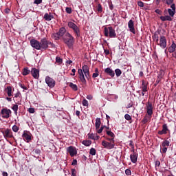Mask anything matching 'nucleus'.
<instances>
[{
  "label": "nucleus",
  "instance_id": "nucleus-1",
  "mask_svg": "<svg viewBox=\"0 0 176 176\" xmlns=\"http://www.w3.org/2000/svg\"><path fill=\"white\" fill-rule=\"evenodd\" d=\"M30 45L36 50H46L49 47V41L46 38H42L41 42L35 39L30 41Z\"/></svg>",
  "mask_w": 176,
  "mask_h": 176
},
{
  "label": "nucleus",
  "instance_id": "nucleus-2",
  "mask_svg": "<svg viewBox=\"0 0 176 176\" xmlns=\"http://www.w3.org/2000/svg\"><path fill=\"white\" fill-rule=\"evenodd\" d=\"M170 8H168V10H165L164 11L165 16H161L160 17L161 21H173V18L174 17V15L176 13L175 4L173 3L170 6Z\"/></svg>",
  "mask_w": 176,
  "mask_h": 176
},
{
  "label": "nucleus",
  "instance_id": "nucleus-3",
  "mask_svg": "<svg viewBox=\"0 0 176 176\" xmlns=\"http://www.w3.org/2000/svg\"><path fill=\"white\" fill-rule=\"evenodd\" d=\"M153 39L155 41L158 46L162 49H166V47H167V39L166 38V36H161L159 40V36L154 34Z\"/></svg>",
  "mask_w": 176,
  "mask_h": 176
},
{
  "label": "nucleus",
  "instance_id": "nucleus-4",
  "mask_svg": "<svg viewBox=\"0 0 176 176\" xmlns=\"http://www.w3.org/2000/svg\"><path fill=\"white\" fill-rule=\"evenodd\" d=\"M63 42L68 46V47L71 48L74 46V43L75 42V38L69 32H66L65 34L63 37Z\"/></svg>",
  "mask_w": 176,
  "mask_h": 176
},
{
  "label": "nucleus",
  "instance_id": "nucleus-5",
  "mask_svg": "<svg viewBox=\"0 0 176 176\" xmlns=\"http://www.w3.org/2000/svg\"><path fill=\"white\" fill-rule=\"evenodd\" d=\"M104 36H109V38H115L116 36V32H115V29L111 26L104 28Z\"/></svg>",
  "mask_w": 176,
  "mask_h": 176
},
{
  "label": "nucleus",
  "instance_id": "nucleus-6",
  "mask_svg": "<svg viewBox=\"0 0 176 176\" xmlns=\"http://www.w3.org/2000/svg\"><path fill=\"white\" fill-rule=\"evenodd\" d=\"M67 25L69 28H72V30H73L74 34H76L77 36H80V30L79 29V27H78L76 24H75L72 21H70V22H68Z\"/></svg>",
  "mask_w": 176,
  "mask_h": 176
},
{
  "label": "nucleus",
  "instance_id": "nucleus-7",
  "mask_svg": "<svg viewBox=\"0 0 176 176\" xmlns=\"http://www.w3.org/2000/svg\"><path fill=\"white\" fill-rule=\"evenodd\" d=\"M1 115L3 119H9L12 115V111L8 108H3L1 109Z\"/></svg>",
  "mask_w": 176,
  "mask_h": 176
},
{
  "label": "nucleus",
  "instance_id": "nucleus-8",
  "mask_svg": "<svg viewBox=\"0 0 176 176\" xmlns=\"http://www.w3.org/2000/svg\"><path fill=\"white\" fill-rule=\"evenodd\" d=\"M45 83L47 85L48 87H50V89H53V87L56 86V80L49 76L45 77Z\"/></svg>",
  "mask_w": 176,
  "mask_h": 176
},
{
  "label": "nucleus",
  "instance_id": "nucleus-9",
  "mask_svg": "<svg viewBox=\"0 0 176 176\" xmlns=\"http://www.w3.org/2000/svg\"><path fill=\"white\" fill-rule=\"evenodd\" d=\"M102 146L105 148V149H113L115 148V144L113 142H109L105 140L102 142Z\"/></svg>",
  "mask_w": 176,
  "mask_h": 176
},
{
  "label": "nucleus",
  "instance_id": "nucleus-10",
  "mask_svg": "<svg viewBox=\"0 0 176 176\" xmlns=\"http://www.w3.org/2000/svg\"><path fill=\"white\" fill-rule=\"evenodd\" d=\"M146 113L149 116H152L153 115V105L152 103L150 102H148L147 104H146Z\"/></svg>",
  "mask_w": 176,
  "mask_h": 176
},
{
  "label": "nucleus",
  "instance_id": "nucleus-11",
  "mask_svg": "<svg viewBox=\"0 0 176 176\" xmlns=\"http://www.w3.org/2000/svg\"><path fill=\"white\" fill-rule=\"evenodd\" d=\"M78 74L79 75L80 82H82L83 85H86V78H85V74H83L82 69H78Z\"/></svg>",
  "mask_w": 176,
  "mask_h": 176
},
{
  "label": "nucleus",
  "instance_id": "nucleus-12",
  "mask_svg": "<svg viewBox=\"0 0 176 176\" xmlns=\"http://www.w3.org/2000/svg\"><path fill=\"white\" fill-rule=\"evenodd\" d=\"M67 151L68 153H69L70 156H72V157H74V156H75L78 153V151H76V148L72 146H69Z\"/></svg>",
  "mask_w": 176,
  "mask_h": 176
},
{
  "label": "nucleus",
  "instance_id": "nucleus-13",
  "mask_svg": "<svg viewBox=\"0 0 176 176\" xmlns=\"http://www.w3.org/2000/svg\"><path fill=\"white\" fill-rule=\"evenodd\" d=\"M128 27L129 28V30L132 34H135V28H134V21L133 20H130L128 22Z\"/></svg>",
  "mask_w": 176,
  "mask_h": 176
},
{
  "label": "nucleus",
  "instance_id": "nucleus-14",
  "mask_svg": "<svg viewBox=\"0 0 176 176\" xmlns=\"http://www.w3.org/2000/svg\"><path fill=\"white\" fill-rule=\"evenodd\" d=\"M31 74L34 79H38V78H39V70L36 68H32L31 70Z\"/></svg>",
  "mask_w": 176,
  "mask_h": 176
},
{
  "label": "nucleus",
  "instance_id": "nucleus-15",
  "mask_svg": "<svg viewBox=\"0 0 176 176\" xmlns=\"http://www.w3.org/2000/svg\"><path fill=\"white\" fill-rule=\"evenodd\" d=\"M131 162L133 163H137V160H138V153L133 151V154L130 155Z\"/></svg>",
  "mask_w": 176,
  "mask_h": 176
},
{
  "label": "nucleus",
  "instance_id": "nucleus-16",
  "mask_svg": "<svg viewBox=\"0 0 176 176\" xmlns=\"http://www.w3.org/2000/svg\"><path fill=\"white\" fill-rule=\"evenodd\" d=\"M82 69L85 77L89 78V76H90V74L89 72V66H87V65H84L82 67Z\"/></svg>",
  "mask_w": 176,
  "mask_h": 176
},
{
  "label": "nucleus",
  "instance_id": "nucleus-17",
  "mask_svg": "<svg viewBox=\"0 0 176 176\" xmlns=\"http://www.w3.org/2000/svg\"><path fill=\"white\" fill-rule=\"evenodd\" d=\"M22 137L24 141H26V142H30V141H31V133L28 132L23 133V134L22 135Z\"/></svg>",
  "mask_w": 176,
  "mask_h": 176
},
{
  "label": "nucleus",
  "instance_id": "nucleus-18",
  "mask_svg": "<svg viewBox=\"0 0 176 176\" xmlns=\"http://www.w3.org/2000/svg\"><path fill=\"white\" fill-rule=\"evenodd\" d=\"M167 131H168V127L167 126V124H164L162 126V130L159 131L158 134L163 135V134H167Z\"/></svg>",
  "mask_w": 176,
  "mask_h": 176
},
{
  "label": "nucleus",
  "instance_id": "nucleus-19",
  "mask_svg": "<svg viewBox=\"0 0 176 176\" xmlns=\"http://www.w3.org/2000/svg\"><path fill=\"white\" fill-rule=\"evenodd\" d=\"M168 50L170 53H175L176 50V44L174 41L172 42V44L168 47Z\"/></svg>",
  "mask_w": 176,
  "mask_h": 176
},
{
  "label": "nucleus",
  "instance_id": "nucleus-20",
  "mask_svg": "<svg viewBox=\"0 0 176 176\" xmlns=\"http://www.w3.org/2000/svg\"><path fill=\"white\" fill-rule=\"evenodd\" d=\"M105 74H107V75H109V76H111V78H113L115 76V72L112 70V69L107 67L104 69Z\"/></svg>",
  "mask_w": 176,
  "mask_h": 176
},
{
  "label": "nucleus",
  "instance_id": "nucleus-21",
  "mask_svg": "<svg viewBox=\"0 0 176 176\" xmlns=\"http://www.w3.org/2000/svg\"><path fill=\"white\" fill-rule=\"evenodd\" d=\"M58 34H59L60 37L61 38V36H63V38H64V35H65V34H67V30L65 29V28H61L58 32H57Z\"/></svg>",
  "mask_w": 176,
  "mask_h": 176
},
{
  "label": "nucleus",
  "instance_id": "nucleus-22",
  "mask_svg": "<svg viewBox=\"0 0 176 176\" xmlns=\"http://www.w3.org/2000/svg\"><path fill=\"white\" fill-rule=\"evenodd\" d=\"M3 135L6 138H12V137H13V135H12V132H10V130H9V129H6L3 132Z\"/></svg>",
  "mask_w": 176,
  "mask_h": 176
},
{
  "label": "nucleus",
  "instance_id": "nucleus-23",
  "mask_svg": "<svg viewBox=\"0 0 176 176\" xmlns=\"http://www.w3.org/2000/svg\"><path fill=\"white\" fill-rule=\"evenodd\" d=\"M100 126H101V119L97 118L96 119V123H95L96 129L98 130V129H100Z\"/></svg>",
  "mask_w": 176,
  "mask_h": 176
},
{
  "label": "nucleus",
  "instance_id": "nucleus-24",
  "mask_svg": "<svg viewBox=\"0 0 176 176\" xmlns=\"http://www.w3.org/2000/svg\"><path fill=\"white\" fill-rule=\"evenodd\" d=\"M44 19L46 20V21H50L53 19V15L45 13L44 14Z\"/></svg>",
  "mask_w": 176,
  "mask_h": 176
},
{
  "label": "nucleus",
  "instance_id": "nucleus-25",
  "mask_svg": "<svg viewBox=\"0 0 176 176\" xmlns=\"http://www.w3.org/2000/svg\"><path fill=\"white\" fill-rule=\"evenodd\" d=\"M5 91L7 93L9 97H12V87L8 86L6 88Z\"/></svg>",
  "mask_w": 176,
  "mask_h": 176
},
{
  "label": "nucleus",
  "instance_id": "nucleus-26",
  "mask_svg": "<svg viewBox=\"0 0 176 176\" xmlns=\"http://www.w3.org/2000/svg\"><path fill=\"white\" fill-rule=\"evenodd\" d=\"M69 87H71V89H72V90H74V91H78V86L75 84H74L73 82H69Z\"/></svg>",
  "mask_w": 176,
  "mask_h": 176
},
{
  "label": "nucleus",
  "instance_id": "nucleus-27",
  "mask_svg": "<svg viewBox=\"0 0 176 176\" xmlns=\"http://www.w3.org/2000/svg\"><path fill=\"white\" fill-rule=\"evenodd\" d=\"M164 74V72H160V74L157 76V79L156 80V83H160V80H162V78H163V75Z\"/></svg>",
  "mask_w": 176,
  "mask_h": 176
},
{
  "label": "nucleus",
  "instance_id": "nucleus-28",
  "mask_svg": "<svg viewBox=\"0 0 176 176\" xmlns=\"http://www.w3.org/2000/svg\"><path fill=\"white\" fill-rule=\"evenodd\" d=\"M170 146V141L168 140H164V142H162V146L163 148H167V146Z\"/></svg>",
  "mask_w": 176,
  "mask_h": 176
},
{
  "label": "nucleus",
  "instance_id": "nucleus-29",
  "mask_svg": "<svg viewBox=\"0 0 176 176\" xmlns=\"http://www.w3.org/2000/svg\"><path fill=\"white\" fill-rule=\"evenodd\" d=\"M82 145H85V146H90L91 145V140H83L82 142Z\"/></svg>",
  "mask_w": 176,
  "mask_h": 176
},
{
  "label": "nucleus",
  "instance_id": "nucleus-30",
  "mask_svg": "<svg viewBox=\"0 0 176 176\" xmlns=\"http://www.w3.org/2000/svg\"><path fill=\"white\" fill-rule=\"evenodd\" d=\"M147 89L148 87L146 86V85H145V81H142V90L143 92H146L147 91Z\"/></svg>",
  "mask_w": 176,
  "mask_h": 176
},
{
  "label": "nucleus",
  "instance_id": "nucleus-31",
  "mask_svg": "<svg viewBox=\"0 0 176 176\" xmlns=\"http://www.w3.org/2000/svg\"><path fill=\"white\" fill-rule=\"evenodd\" d=\"M30 72H31V71H30V69H28V67H25L23 69L22 74L24 76H26V75H28L30 74Z\"/></svg>",
  "mask_w": 176,
  "mask_h": 176
},
{
  "label": "nucleus",
  "instance_id": "nucleus-32",
  "mask_svg": "<svg viewBox=\"0 0 176 176\" xmlns=\"http://www.w3.org/2000/svg\"><path fill=\"white\" fill-rule=\"evenodd\" d=\"M12 109L14 111L15 115H17V111H19V105L14 104L12 107Z\"/></svg>",
  "mask_w": 176,
  "mask_h": 176
},
{
  "label": "nucleus",
  "instance_id": "nucleus-33",
  "mask_svg": "<svg viewBox=\"0 0 176 176\" xmlns=\"http://www.w3.org/2000/svg\"><path fill=\"white\" fill-rule=\"evenodd\" d=\"M52 38H54V39H55V41H58V39H60V38H61V37L58 33H54L52 35Z\"/></svg>",
  "mask_w": 176,
  "mask_h": 176
},
{
  "label": "nucleus",
  "instance_id": "nucleus-34",
  "mask_svg": "<svg viewBox=\"0 0 176 176\" xmlns=\"http://www.w3.org/2000/svg\"><path fill=\"white\" fill-rule=\"evenodd\" d=\"M115 73L116 75L118 78H119V76H120V75H122V70H120V69H116L115 70Z\"/></svg>",
  "mask_w": 176,
  "mask_h": 176
},
{
  "label": "nucleus",
  "instance_id": "nucleus-35",
  "mask_svg": "<svg viewBox=\"0 0 176 176\" xmlns=\"http://www.w3.org/2000/svg\"><path fill=\"white\" fill-rule=\"evenodd\" d=\"M96 148H91L89 151V154L91 155V156H96Z\"/></svg>",
  "mask_w": 176,
  "mask_h": 176
},
{
  "label": "nucleus",
  "instance_id": "nucleus-36",
  "mask_svg": "<svg viewBox=\"0 0 176 176\" xmlns=\"http://www.w3.org/2000/svg\"><path fill=\"white\" fill-rule=\"evenodd\" d=\"M106 133L107 135H109V137H111V138H115V134L112 131H107Z\"/></svg>",
  "mask_w": 176,
  "mask_h": 176
},
{
  "label": "nucleus",
  "instance_id": "nucleus-37",
  "mask_svg": "<svg viewBox=\"0 0 176 176\" xmlns=\"http://www.w3.org/2000/svg\"><path fill=\"white\" fill-rule=\"evenodd\" d=\"M104 127H105V126L102 125L100 129H96V133H98V134H101V133H102V130H104Z\"/></svg>",
  "mask_w": 176,
  "mask_h": 176
},
{
  "label": "nucleus",
  "instance_id": "nucleus-38",
  "mask_svg": "<svg viewBox=\"0 0 176 176\" xmlns=\"http://www.w3.org/2000/svg\"><path fill=\"white\" fill-rule=\"evenodd\" d=\"M98 69H95V73L92 74V78H98Z\"/></svg>",
  "mask_w": 176,
  "mask_h": 176
},
{
  "label": "nucleus",
  "instance_id": "nucleus-39",
  "mask_svg": "<svg viewBox=\"0 0 176 176\" xmlns=\"http://www.w3.org/2000/svg\"><path fill=\"white\" fill-rule=\"evenodd\" d=\"M56 62L58 63V64H63V59L57 56L56 58Z\"/></svg>",
  "mask_w": 176,
  "mask_h": 176
},
{
  "label": "nucleus",
  "instance_id": "nucleus-40",
  "mask_svg": "<svg viewBox=\"0 0 176 176\" xmlns=\"http://www.w3.org/2000/svg\"><path fill=\"white\" fill-rule=\"evenodd\" d=\"M82 105L84 107H88L89 106V102L86 99H84L82 100Z\"/></svg>",
  "mask_w": 176,
  "mask_h": 176
},
{
  "label": "nucleus",
  "instance_id": "nucleus-41",
  "mask_svg": "<svg viewBox=\"0 0 176 176\" xmlns=\"http://www.w3.org/2000/svg\"><path fill=\"white\" fill-rule=\"evenodd\" d=\"M12 131L14 132V133H17V131H19V127L16 126V125H14L12 126Z\"/></svg>",
  "mask_w": 176,
  "mask_h": 176
},
{
  "label": "nucleus",
  "instance_id": "nucleus-42",
  "mask_svg": "<svg viewBox=\"0 0 176 176\" xmlns=\"http://www.w3.org/2000/svg\"><path fill=\"white\" fill-rule=\"evenodd\" d=\"M96 134L94 133H89L88 134V138H90V140H94Z\"/></svg>",
  "mask_w": 176,
  "mask_h": 176
},
{
  "label": "nucleus",
  "instance_id": "nucleus-43",
  "mask_svg": "<svg viewBox=\"0 0 176 176\" xmlns=\"http://www.w3.org/2000/svg\"><path fill=\"white\" fill-rule=\"evenodd\" d=\"M65 10L68 13V14H71V13H72V9L71 8L67 7Z\"/></svg>",
  "mask_w": 176,
  "mask_h": 176
},
{
  "label": "nucleus",
  "instance_id": "nucleus-44",
  "mask_svg": "<svg viewBox=\"0 0 176 176\" xmlns=\"http://www.w3.org/2000/svg\"><path fill=\"white\" fill-rule=\"evenodd\" d=\"M124 118L126 120H131V116L129 114H125Z\"/></svg>",
  "mask_w": 176,
  "mask_h": 176
},
{
  "label": "nucleus",
  "instance_id": "nucleus-45",
  "mask_svg": "<svg viewBox=\"0 0 176 176\" xmlns=\"http://www.w3.org/2000/svg\"><path fill=\"white\" fill-rule=\"evenodd\" d=\"M125 174L126 175H131V170L130 169L125 170Z\"/></svg>",
  "mask_w": 176,
  "mask_h": 176
},
{
  "label": "nucleus",
  "instance_id": "nucleus-46",
  "mask_svg": "<svg viewBox=\"0 0 176 176\" xmlns=\"http://www.w3.org/2000/svg\"><path fill=\"white\" fill-rule=\"evenodd\" d=\"M107 141H109V142H113L115 144V138H106Z\"/></svg>",
  "mask_w": 176,
  "mask_h": 176
},
{
  "label": "nucleus",
  "instance_id": "nucleus-47",
  "mask_svg": "<svg viewBox=\"0 0 176 176\" xmlns=\"http://www.w3.org/2000/svg\"><path fill=\"white\" fill-rule=\"evenodd\" d=\"M34 3L35 5H39L40 3H42V0H35V1H34Z\"/></svg>",
  "mask_w": 176,
  "mask_h": 176
},
{
  "label": "nucleus",
  "instance_id": "nucleus-48",
  "mask_svg": "<svg viewBox=\"0 0 176 176\" xmlns=\"http://www.w3.org/2000/svg\"><path fill=\"white\" fill-rule=\"evenodd\" d=\"M138 5L140 6V8H144V2L142 1H138Z\"/></svg>",
  "mask_w": 176,
  "mask_h": 176
},
{
  "label": "nucleus",
  "instance_id": "nucleus-49",
  "mask_svg": "<svg viewBox=\"0 0 176 176\" xmlns=\"http://www.w3.org/2000/svg\"><path fill=\"white\" fill-rule=\"evenodd\" d=\"M29 113H35V109L34 108H29Z\"/></svg>",
  "mask_w": 176,
  "mask_h": 176
},
{
  "label": "nucleus",
  "instance_id": "nucleus-50",
  "mask_svg": "<svg viewBox=\"0 0 176 176\" xmlns=\"http://www.w3.org/2000/svg\"><path fill=\"white\" fill-rule=\"evenodd\" d=\"M167 5H172L173 2H174V0H166Z\"/></svg>",
  "mask_w": 176,
  "mask_h": 176
},
{
  "label": "nucleus",
  "instance_id": "nucleus-51",
  "mask_svg": "<svg viewBox=\"0 0 176 176\" xmlns=\"http://www.w3.org/2000/svg\"><path fill=\"white\" fill-rule=\"evenodd\" d=\"M76 164H78V161L76 160H74L72 163V166H76Z\"/></svg>",
  "mask_w": 176,
  "mask_h": 176
},
{
  "label": "nucleus",
  "instance_id": "nucleus-52",
  "mask_svg": "<svg viewBox=\"0 0 176 176\" xmlns=\"http://www.w3.org/2000/svg\"><path fill=\"white\" fill-rule=\"evenodd\" d=\"M98 11L102 12V7L100 4L98 6Z\"/></svg>",
  "mask_w": 176,
  "mask_h": 176
},
{
  "label": "nucleus",
  "instance_id": "nucleus-53",
  "mask_svg": "<svg viewBox=\"0 0 176 176\" xmlns=\"http://www.w3.org/2000/svg\"><path fill=\"white\" fill-rule=\"evenodd\" d=\"M95 141H97L98 140H100V136H98L97 134H95V137L94 139Z\"/></svg>",
  "mask_w": 176,
  "mask_h": 176
},
{
  "label": "nucleus",
  "instance_id": "nucleus-54",
  "mask_svg": "<svg viewBox=\"0 0 176 176\" xmlns=\"http://www.w3.org/2000/svg\"><path fill=\"white\" fill-rule=\"evenodd\" d=\"M148 120H149L148 118L144 117V118L143 119V123H148Z\"/></svg>",
  "mask_w": 176,
  "mask_h": 176
},
{
  "label": "nucleus",
  "instance_id": "nucleus-55",
  "mask_svg": "<svg viewBox=\"0 0 176 176\" xmlns=\"http://www.w3.org/2000/svg\"><path fill=\"white\" fill-rule=\"evenodd\" d=\"M72 72L73 74H72L71 75H72V76H75V72H76V69H72Z\"/></svg>",
  "mask_w": 176,
  "mask_h": 176
},
{
  "label": "nucleus",
  "instance_id": "nucleus-56",
  "mask_svg": "<svg viewBox=\"0 0 176 176\" xmlns=\"http://www.w3.org/2000/svg\"><path fill=\"white\" fill-rule=\"evenodd\" d=\"M155 13H157V14H162V10L157 9L155 10Z\"/></svg>",
  "mask_w": 176,
  "mask_h": 176
},
{
  "label": "nucleus",
  "instance_id": "nucleus-57",
  "mask_svg": "<svg viewBox=\"0 0 176 176\" xmlns=\"http://www.w3.org/2000/svg\"><path fill=\"white\" fill-rule=\"evenodd\" d=\"M155 1H156L157 5H159V3H160V2H164V1H166V0H155Z\"/></svg>",
  "mask_w": 176,
  "mask_h": 176
},
{
  "label": "nucleus",
  "instance_id": "nucleus-58",
  "mask_svg": "<svg viewBox=\"0 0 176 176\" xmlns=\"http://www.w3.org/2000/svg\"><path fill=\"white\" fill-rule=\"evenodd\" d=\"M104 54L108 56L109 54V50H104Z\"/></svg>",
  "mask_w": 176,
  "mask_h": 176
},
{
  "label": "nucleus",
  "instance_id": "nucleus-59",
  "mask_svg": "<svg viewBox=\"0 0 176 176\" xmlns=\"http://www.w3.org/2000/svg\"><path fill=\"white\" fill-rule=\"evenodd\" d=\"M34 152H35V153H36L37 155H39V153H41V150H39V149H36V150H34Z\"/></svg>",
  "mask_w": 176,
  "mask_h": 176
},
{
  "label": "nucleus",
  "instance_id": "nucleus-60",
  "mask_svg": "<svg viewBox=\"0 0 176 176\" xmlns=\"http://www.w3.org/2000/svg\"><path fill=\"white\" fill-rule=\"evenodd\" d=\"M162 152H163V153H166V152H167V147H164L162 148Z\"/></svg>",
  "mask_w": 176,
  "mask_h": 176
},
{
  "label": "nucleus",
  "instance_id": "nucleus-61",
  "mask_svg": "<svg viewBox=\"0 0 176 176\" xmlns=\"http://www.w3.org/2000/svg\"><path fill=\"white\" fill-rule=\"evenodd\" d=\"M87 100H93V96H91V95H88L87 96Z\"/></svg>",
  "mask_w": 176,
  "mask_h": 176
},
{
  "label": "nucleus",
  "instance_id": "nucleus-62",
  "mask_svg": "<svg viewBox=\"0 0 176 176\" xmlns=\"http://www.w3.org/2000/svg\"><path fill=\"white\" fill-rule=\"evenodd\" d=\"M14 97L15 98H17V97H20V92H17L16 94H15Z\"/></svg>",
  "mask_w": 176,
  "mask_h": 176
},
{
  "label": "nucleus",
  "instance_id": "nucleus-63",
  "mask_svg": "<svg viewBox=\"0 0 176 176\" xmlns=\"http://www.w3.org/2000/svg\"><path fill=\"white\" fill-rule=\"evenodd\" d=\"M66 64H69V65L72 64V60H67V61H66Z\"/></svg>",
  "mask_w": 176,
  "mask_h": 176
},
{
  "label": "nucleus",
  "instance_id": "nucleus-64",
  "mask_svg": "<svg viewBox=\"0 0 176 176\" xmlns=\"http://www.w3.org/2000/svg\"><path fill=\"white\" fill-rule=\"evenodd\" d=\"M2 175H3V176H8V173L3 172Z\"/></svg>",
  "mask_w": 176,
  "mask_h": 176
}]
</instances>
